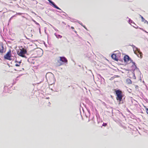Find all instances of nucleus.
<instances>
[{"label": "nucleus", "instance_id": "nucleus-1", "mask_svg": "<svg viewBox=\"0 0 148 148\" xmlns=\"http://www.w3.org/2000/svg\"><path fill=\"white\" fill-rule=\"evenodd\" d=\"M116 92V100L119 102L122 101V98L123 97V92L119 90H115Z\"/></svg>", "mask_w": 148, "mask_h": 148}, {"label": "nucleus", "instance_id": "nucleus-2", "mask_svg": "<svg viewBox=\"0 0 148 148\" xmlns=\"http://www.w3.org/2000/svg\"><path fill=\"white\" fill-rule=\"evenodd\" d=\"M67 60L64 57H60L59 60L58 61L57 65L58 66H60L62 65L64 63H67Z\"/></svg>", "mask_w": 148, "mask_h": 148}, {"label": "nucleus", "instance_id": "nucleus-3", "mask_svg": "<svg viewBox=\"0 0 148 148\" xmlns=\"http://www.w3.org/2000/svg\"><path fill=\"white\" fill-rule=\"evenodd\" d=\"M135 51H134V53L136 54L138 57L140 58L143 57V53L140 51V50L137 48H136Z\"/></svg>", "mask_w": 148, "mask_h": 148}, {"label": "nucleus", "instance_id": "nucleus-4", "mask_svg": "<svg viewBox=\"0 0 148 148\" xmlns=\"http://www.w3.org/2000/svg\"><path fill=\"white\" fill-rule=\"evenodd\" d=\"M27 51L26 49H20V51H18V54L21 56L24 57L25 54L26 53Z\"/></svg>", "mask_w": 148, "mask_h": 148}, {"label": "nucleus", "instance_id": "nucleus-5", "mask_svg": "<svg viewBox=\"0 0 148 148\" xmlns=\"http://www.w3.org/2000/svg\"><path fill=\"white\" fill-rule=\"evenodd\" d=\"M11 51L10 50H9L5 56L4 58L8 60H11Z\"/></svg>", "mask_w": 148, "mask_h": 148}, {"label": "nucleus", "instance_id": "nucleus-6", "mask_svg": "<svg viewBox=\"0 0 148 148\" xmlns=\"http://www.w3.org/2000/svg\"><path fill=\"white\" fill-rule=\"evenodd\" d=\"M124 62L127 63H129L131 61V59L127 55H125L124 56Z\"/></svg>", "mask_w": 148, "mask_h": 148}, {"label": "nucleus", "instance_id": "nucleus-7", "mask_svg": "<svg viewBox=\"0 0 148 148\" xmlns=\"http://www.w3.org/2000/svg\"><path fill=\"white\" fill-rule=\"evenodd\" d=\"M48 0L49 1V2L50 3H51L53 5V7H54V8H55L57 9H58V10H60V9L57 6H56V4L53 2L51 1L50 0Z\"/></svg>", "mask_w": 148, "mask_h": 148}, {"label": "nucleus", "instance_id": "nucleus-8", "mask_svg": "<svg viewBox=\"0 0 148 148\" xmlns=\"http://www.w3.org/2000/svg\"><path fill=\"white\" fill-rule=\"evenodd\" d=\"M36 53L37 54V56L38 57L41 56L42 54V51L41 50H39L37 51L36 52Z\"/></svg>", "mask_w": 148, "mask_h": 148}, {"label": "nucleus", "instance_id": "nucleus-9", "mask_svg": "<svg viewBox=\"0 0 148 148\" xmlns=\"http://www.w3.org/2000/svg\"><path fill=\"white\" fill-rule=\"evenodd\" d=\"M112 58L114 60L117 61L118 59L116 58V54H113L111 56Z\"/></svg>", "mask_w": 148, "mask_h": 148}, {"label": "nucleus", "instance_id": "nucleus-10", "mask_svg": "<svg viewBox=\"0 0 148 148\" xmlns=\"http://www.w3.org/2000/svg\"><path fill=\"white\" fill-rule=\"evenodd\" d=\"M4 48L2 44H0V53H3L4 52Z\"/></svg>", "mask_w": 148, "mask_h": 148}, {"label": "nucleus", "instance_id": "nucleus-11", "mask_svg": "<svg viewBox=\"0 0 148 148\" xmlns=\"http://www.w3.org/2000/svg\"><path fill=\"white\" fill-rule=\"evenodd\" d=\"M126 82L128 84H132V82L131 80L129 79H127L126 80Z\"/></svg>", "mask_w": 148, "mask_h": 148}, {"label": "nucleus", "instance_id": "nucleus-12", "mask_svg": "<svg viewBox=\"0 0 148 148\" xmlns=\"http://www.w3.org/2000/svg\"><path fill=\"white\" fill-rule=\"evenodd\" d=\"M141 16V18H142V22H145V21H146V20H145V19L142 16Z\"/></svg>", "mask_w": 148, "mask_h": 148}, {"label": "nucleus", "instance_id": "nucleus-13", "mask_svg": "<svg viewBox=\"0 0 148 148\" xmlns=\"http://www.w3.org/2000/svg\"><path fill=\"white\" fill-rule=\"evenodd\" d=\"M21 63V62H19L18 63V64H16L15 65V66H19L20 65Z\"/></svg>", "mask_w": 148, "mask_h": 148}, {"label": "nucleus", "instance_id": "nucleus-14", "mask_svg": "<svg viewBox=\"0 0 148 148\" xmlns=\"http://www.w3.org/2000/svg\"><path fill=\"white\" fill-rule=\"evenodd\" d=\"M107 125V124L106 123H103V124L102 125V126H106V125Z\"/></svg>", "mask_w": 148, "mask_h": 148}, {"label": "nucleus", "instance_id": "nucleus-15", "mask_svg": "<svg viewBox=\"0 0 148 148\" xmlns=\"http://www.w3.org/2000/svg\"><path fill=\"white\" fill-rule=\"evenodd\" d=\"M57 37L58 38H62V36H61L59 35Z\"/></svg>", "mask_w": 148, "mask_h": 148}, {"label": "nucleus", "instance_id": "nucleus-16", "mask_svg": "<svg viewBox=\"0 0 148 148\" xmlns=\"http://www.w3.org/2000/svg\"><path fill=\"white\" fill-rule=\"evenodd\" d=\"M146 111L147 113L148 114V108H147L146 109Z\"/></svg>", "mask_w": 148, "mask_h": 148}, {"label": "nucleus", "instance_id": "nucleus-17", "mask_svg": "<svg viewBox=\"0 0 148 148\" xmlns=\"http://www.w3.org/2000/svg\"><path fill=\"white\" fill-rule=\"evenodd\" d=\"M71 28L72 29H74V28L73 27H72V26L71 27Z\"/></svg>", "mask_w": 148, "mask_h": 148}, {"label": "nucleus", "instance_id": "nucleus-18", "mask_svg": "<svg viewBox=\"0 0 148 148\" xmlns=\"http://www.w3.org/2000/svg\"><path fill=\"white\" fill-rule=\"evenodd\" d=\"M140 28V29H141V30H143V31H145V32H146V33H147V32H146V31H144V30H143V29H141V28Z\"/></svg>", "mask_w": 148, "mask_h": 148}, {"label": "nucleus", "instance_id": "nucleus-19", "mask_svg": "<svg viewBox=\"0 0 148 148\" xmlns=\"http://www.w3.org/2000/svg\"><path fill=\"white\" fill-rule=\"evenodd\" d=\"M145 23H147L148 24V22L147 21H145Z\"/></svg>", "mask_w": 148, "mask_h": 148}, {"label": "nucleus", "instance_id": "nucleus-20", "mask_svg": "<svg viewBox=\"0 0 148 148\" xmlns=\"http://www.w3.org/2000/svg\"><path fill=\"white\" fill-rule=\"evenodd\" d=\"M74 32L75 33H77V32L76 31H74Z\"/></svg>", "mask_w": 148, "mask_h": 148}, {"label": "nucleus", "instance_id": "nucleus-21", "mask_svg": "<svg viewBox=\"0 0 148 148\" xmlns=\"http://www.w3.org/2000/svg\"><path fill=\"white\" fill-rule=\"evenodd\" d=\"M134 27L135 28H136V29H137V28H138V27Z\"/></svg>", "mask_w": 148, "mask_h": 148}, {"label": "nucleus", "instance_id": "nucleus-22", "mask_svg": "<svg viewBox=\"0 0 148 148\" xmlns=\"http://www.w3.org/2000/svg\"><path fill=\"white\" fill-rule=\"evenodd\" d=\"M49 104H51V103H50V102H49Z\"/></svg>", "mask_w": 148, "mask_h": 148}, {"label": "nucleus", "instance_id": "nucleus-23", "mask_svg": "<svg viewBox=\"0 0 148 148\" xmlns=\"http://www.w3.org/2000/svg\"><path fill=\"white\" fill-rule=\"evenodd\" d=\"M133 63L134 64H135V63H134V62H133Z\"/></svg>", "mask_w": 148, "mask_h": 148}]
</instances>
